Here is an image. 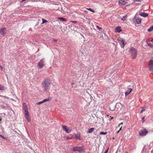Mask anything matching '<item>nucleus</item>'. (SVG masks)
<instances>
[{
  "label": "nucleus",
  "mask_w": 153,
  "mask_h": 153,
  "mask_svg": "<svg viewBox=\"0 0 153 153\" xmlns=\"http://www.w3.org/2000/svg\"><path fill=\"white\" fill-rule=\"evenodd\" d=\"M51 81V80L48 78H47L44 80L42 82V87L44 89V90L48 91L50 89Z\"/></svg>",
  "instance_id": "1"
},
{
  "label": "nucleus",
  "mask_w": 153,
  "mask_h": 153,
  "mask_svg": "<svg viewBox=\"0 0 153 153\" xmlns=\"http://www.w3.org/2000/svg\"><path fill=\"white\" fill-rule=\"evenodd\" d=\"M129 52L131 54L132 59H135L137 57V51L135 48L133 47L131 48L129 50Z\"/></svg>",
  "instance_id": "2"
},
{
  "label": "nucleus",
  "mask_w": 153,
  "mask_h": 153,
  "mask_svg": "<svg viewBox=\"0 0 153 153\" xmlns=\"http://www.w3.org/2000/svg\"><path fill=\"white\" fill-rule=\"evenodd\" d=\"M45 65L44 59H42L38 63L37 67L39 68H42Z\"/></svg>",
  "instance_id": "3"
},
{
  "label": "nucleus",
  "mask_w": 153,
  "mask_h": 153,
  "mask_svg": "<svg viewBox=\"0 0 153 153\" xmlns=\"http://www.w3.org/2000/svg\"><path fill=\"white\" fill-rule=\"evenodd\" d=\"M148 132V131L146 129H141L139 132V135L140 136H145Z\"/></svg>",
  "instance_id": "4"
},
{
  "label": "nucleus",
  "mask_w": 153,
  "mask_h": 153,
  "mask_svg": "<svg viewBox=\"0 0 153 153\" xmlns=\"http://www.w3.org/2000/svg\"><path fill=\"white\" fill-rule=\"evenodd\" d=\"M25 116L27 120V121L28 122H30V119L29 113L28 111V110L24 111Z\"/></svg>",
  "instance_id": "5"
},
{
  "label": "nucleus",
  "mask_w": 153,
  "mask_h": 153,
  "mask_svg": "<svg viewBox=\"0 0 153 153\" xmlns=\"http://www.w3.org/2000/svg\"><path fill=\"white\" fill-rule=\"evenodd\" d=\"M118 40L120 44L121 45V46L122 47H123L124 45H126L124 43V41L123 39L121 38H119L118 39Z\"/></svg>",
  "instance_id": "6"
},
{
  "label": "nucleus",
  "mask_w": 153,
  "mask_h": 153,
  "mask_svg": "<svg viewBox=\"0 0 153 153\" xmlns=\"http://www.w3.org/2000/svg\"><path fill=\"white\" fill-rule=\"evenodd\" d=\"M73 150L74 151H78L79 152H81L82 151V149L81 147H75L73 148Z\"/></svg>",
  "instance_id": "7"
},
{
  "label": "nucleus",
  "mask_w": 153,
  "mask_h": 153,
  "mask_svg": "<svg viewBox=\"0 0 153 153\" xmlns=\"http://www.w3.org/2000/svg\"><path fill=\"white\" fill-rule=\"evenodd\" d=\"M134 18L135 21H134V22L135 24H139L140 23L141 21V19L140 18L135 17Z\"/></svg>",
  "instance_id": "8"
},
{
  "label": "nucleus",
  "mask_w": 153,
  "mask_h": 153,
  "mask_svg": "<svg viewBox=\"0 0 153 153\" xmlns=\"http://www.w3.org/2000/svg\"><path fill=\"white\" fill-rule=\"evenodd\" d=\"M149 68L151 71H153V60H151L149 61Z\"/></svg>",
  "instance_id": "9"
},
{
  "label": "nucleus",
  "mask_w": 153,
  "mask_h": 153,
  "mask_svg": "<svg viewBox=\"0 0 153 153\" xmlns=\"http://www.w3.org/2000/svg\"><path fill=\"white\" fill-rule=\"evenodd\" d=\"M6 28H4L1 29L0 30V34L2 36H4L6 32Z\"/></svg>",
  "instance_id": "10"
},
{
  "label": "nucleus",
  "mask_w": 153,
  "mask_h": 153,
  "mask_svg": "<svg viewBox=\"0 0 153 153\" xmlns=\"http://www.w3.org/2000/svg\"><path fill=\"white\" fill-rule=\"evenodd\" d=\"M115 108L116 106L114 104H111L109 105V109L111 111H114L115 109Z\"/></svg>",
  "instance_id": "11"
},
{
  "label": "nucleus",
  "mask_w": 153,
  "mask_h": 153,
  "mask_svg": "<svg viewBox=\"0 0 153 153\" xmlns=\"http://www.w3.org/2000/svg\"><path fill=\"white\" fill-rule=\"evenodd\" d=\"M22 108L24 111L28 110L27 107L26 103L25 102H23V103Z\"/></svg>",
  "instance_id": "12"
},
{
  "label": "nucleus",
  "mask_w": 153,
  "mask_h": 153,
  "mask_svg": "<svg viewBox=\"0 0 153 153\" xmlns=\"http://www.w3.org/2000/svg\"><path fill=\"white\" fill-rule=\"evenodd\" d=\"M122 31L121 27L120 26H117L115 28V31L116 32L120 33Z\"/></svg>",
  "instance_id": "13"
},
{
  "label": "nucleus",
  "mask_w": 153,
  "mask_h": 153,
  "mask_svg": "<svg viewBox=\"0 0 153 153\" xmlns=\"http://www.w3.org/2000/svg\"><path fill=\"white\" fill-rule=\"evenodd\" d=\"M119 4L122 5H124L126 4V3L124 0H120L119 1Z\"/></svg>",
  "instance_id": "14"
},
{
  "label": "nucleus",
  "mask_w": 153,
  "mask_h": 153,
  "mask_svg": "<svg viewBox=\"0 0 153 153\" xmlns=\"http://www.w3.org/2000/svg\"><path fill=\"white\" fill-rule=\"evenodd\" d=\"M140 15L144 17H147L148 16L147 13H140Z\"/></svg>",
  "instance_id": "15"
},
{
  "label": "nucleus",
  "mask_w": 153,
  "mask_h": 153,
  "mask_svg": "<svg viewBox=\"0 0 153 153\" xmlns=\"http://www.w3.org/2000/svg\"><path fill=\"white\" fill-rule=\"evenodd\" d=\"M51 99H52L50 97H48L47 99H45L44 100L42 101V102H45L49 101H50L51 100Z\"/></svg>",
  "instance_id": "16"
},
{
  "label": "nucleus",
  "mask_w": 153,
  "mask_h": 153,
  "mask_svg": "<svg viewBox=\"0 0 153 153\" xmlns=\"http://www.w3.org/2000/svg\"><path fill=\"white\" fill-rule=\"evenodd\" d=\"M94 130V128H91L88 129V133H92Z\"/></svg>",
  "instance_id": "17"
},
{
  "label": "nucleus",
  "mask_w": 153,
  "mask_h": 153,
  "mask_svg": "<svg viewBox=\"0 0 153 153\" xmlns=\"http://www.w3.org/2000/svg\"><path fill=\"white\" fill-rule=\"evenodd\" d=\"M57 19L60 20H62L63 21L65 22L67 21V19H66L63 18L58 17Z\"/></svg>",
  "instance_id": "18"
},
{
  "label": "nucleus",
  "mask_w": 153,
  "mask_h": 153,
  "mask_svg": "<svg viewBox=\"0 0 153 153\" xmlns=\"http://www.w3.org/2000/svg\"><path fill=\"white\" fill-rule=\"evenodd\" d=\"M132 89H129V91H128L126 92H125V95L126 96L128 95V94H130V93L131 92V90H132Z\"/></svg>",
  "instance_id": "19"
},
{
  "label": "nucleus",
  "mask_w": 153,
  "mask_h": 153,
  "mask_svg": "<svg viewBox=\"0 0 153 153\" xmlns=\"http://www.w3.org/2000/svg\"><path fill=\"white\" fill-rule=\"evenodd\" d=\"M6 88L3 86L0 85V90H4L6 89Z\"/></svg>",
  "instance_id": "20"
},
{
  "label": "nucleus",
  "mask_w": 153,
  "mask_h": 153,
  "mask_svg": "<svg viewBox=\"0 0 153 153\" xmlns=\"http://www.w3.org/2000/svg\"><path fill=\"white\" fill-rule=\"evenodd\" d=\"M148 31H151L153 30V25L151 26L150 28L147 30Z\"/></svg>",
  "instance_id": "21"
},
{
  "label": "nucleus",
  "mask_w": 153,
  "mask_h": 153,
  "mask_svg": "<svg viewBox=\"0 0 153 153\" xmlns=\"http://www.w3.org/2000/svg\"><path fill=\"white\" fill-rule=\"evenodd\" d=\"M71 131V129H70L69 128H67V130H66L65 131L68 133H70Z\"/></svg>",
  "instance_id": "22"
},
{
  "label": "nucleus",
  "mask_w": 153,
  "mask_h": 153,
  "mask_svg": "<svg viewBox=\"0 0 153 153\" xmlns=\"http://www.w3.org/2000/svg\"><path fill=\"white\" fill-rule=\"evenodd\" d=\"M62 128L63 130H64L65 131H66V130H67V127L65 126H62Z\"/></svg>",
  "instance_id": "23"
},
{
  "label": "nucleus",
  "mask_w": 153,
  "mask_h": 153,
  "mask_svg": "<svg viewBox=\"0 0 153 153\" xmlns=\"http://www.w3.org/2000/svg\"><path fill=\"white\" fill-rule=\"evenodd\" d=\"M107 133V132H104L103 131H101L100 132V134H102H102L105 135V134H106Z\"/></svg>",
  "instance_id": "24"
},
{
  "label": "nucleus",
  "mask_w": 153,
  "mask_h": 153,
  "mask_svg": "<svg viewBox=\"0 0 153 153\" xmlns=\"http://www.w3.org/2000/svg\"><path fill=\"white\" fill-rule=\"evenodd\" d=\"M127 15H126L125 16H124L123 17V18L122 19V20L123 21H125L126 20V18L127 17Z\"/></svg>",
  "instance_id": "25"
},
{
  "label": "nucleus",
  "mask_w": 153,
  "mask_h": 153,
  "mask_svg": "<svg viewBox=\"0 0 153 153\" xmlns=\"http://www.w3.org/2000/svg\"><path fill=\"white\" fill-rule=\"evenodd\" d=\"M42 24L44 23H47L48 22V21L45 19H42Z\"/></svg>",
  "instance_id": "26"
},
{
  "label": "nucleus",
  "mask_w": 153,
  "mask_h": 153,
  "mask_svg": "<svg viewBox=\"0 0 153 153\" xmlns=\"http://www.w3.org/2000/svg\"><path fill=\"white\" fill-rule=\"evenodd\" d=\"M87 9L92 12H95V11L91 8H87Z\"/></svg>",
  "instance_id": "27"
},
{
  "label": "nucleus",
  "mask_w": 153,
  "mask_h": 153,
  "mask_svg": "<svg viewBox=\"0 0 153 153\" xmlns=\"http://www.w3.org/2000/svg\"><path fill=\"white\" fill-rule=\"evenodd\" d=\"M75 137L77 139L79 138L80 137V136L79 135L75 134Z\"/></svg>",
  "instance_id": "28"
},
{
  "label": "nucleus",
  "mask_w": 153,
  "mask_h": 153,
  "mask_svg": "<svg viewBox=\"0 0 153 153\" xmlns=\"http://www.w3.org/2000/svg\"><path fill=\"white\" fill-rule=\"evenodd\" d=\"M42 103H43V102H42V101L36 103V105H40Z\"/></svg>",
  "instance_id": "29"
},
{
  "label": "nucleus",
  "mask_w": 153,
  "mask_h": 153,
  "mask_svg": "<svg viewBox=\"0 0 153 153\" xmlns=\"http://www.w3.org/2000/svg\"><path fill=\"white\" fill-rule=\"evenodd\" d=\"M96 27H97V28L98 29V30H100L102 29V28H101L99 27L98 26H96Z\"/></svg>",
  "instance_id": "30"
},
{
  "label": "nucleus",
  "mask_w": 153,
  "mask_h": 153,
  "mask_svg": "<svg viewBox=\"0 0 153 153\" xmlns=\"http://www.w3.org/2000/svg\"><path fill=\"white\" fill-rule=\"evenodd\" d=\"M145 110V109L144 108H143V109L141 111L140 113H142L143 111H144Z\"/></svg>",
  "instance_id": "31"
},
{
  "label": "nucleus",
  "mask_w": 153,
  "mask_h": 153,
  "mask_svg": "<svg viewBox=\"0 0 153 153\" xmlns=\"http://www.w3.org/2000/svg\"><path fill=\"white\" fill-rule=\"evenodd\" d=\"M134 1L135 2L138 1V2H141L142 1V0H134Z\"/></svg>",
  "instance_id": "32"
},
{
  "label": "nucleus",
  "mask_w": 153,
  "mask_h": 153,
  "mask_svg": "<svg viewBox=\"0 0 153 153\" xmlns=\"http://www.w3.org/2000/svg\"><path fill=\"white\" fill-rule=\"evenodd\" d=\"M57 41V40L56 39H53L52 40V42H56Z\"/></svg>",
  "instance_id": "33"
},
{
  "label": "nucleus",
  "mask_w": 153,
  "mask_h": 153,
  "mask_svg": "<svg viewBox=\"0 0 153 153\" xmlns=\"http://www.w3.org/2000/svg\"><path fill=\"white\" fill-rule=\"evenodd\" d=\"M70 22L73 23H75L77 22L76 21H71Z\"/></svg>",
  "instance_id": "34"
},
{
  "label": "nucleus",
  "mask_w": 153,
  "mask_h": 153,
  "mask_svg": "<svg viewBox=\"0 0 153 153\" xmlns=\"http://www.w3.org/2000/svg\"><path fill=\"white\" fill-rule=\"evenodd\" d=\"M148 44L149 46H150L151 47H152V45L151 44V43H148Z\"/></svg>",
  "instance_id": "35"
},
{
  "label": "nucleus",
  "mask_w": 153,
  "mask_h": 153,
  "mask_svg": "<svg viewBox=\"0 0 153 153\" xmlns=\"http://www.w3.org/2000/svg\"><path fill=\"white\" fill-rule=\"evenodd\" d=\"M0 137H1V138H3V139L4 138V137L2 135H1V134H0Z\"/></svg>",
  "instance_id": "36"
},
{
  "label": "nucleus",
  "mask_w": 153,
  "mask_h": 153,
  "mask_svg": "<svg viewBox=\"0 0 153 153\" xmlns=\"http://www.w3.org/2000/svg\"><path fill=\"white\" fill-rule=\"evenodd\" d=\"M0 68L1 70H2L3 69V67L1 65H0Z\"/></svg>",
  "instance_id": "37"
},
{
  "label": "nucleus",
  "mask_w": 153,
  "mask_h": 153,
  "mask_svg": "<svg viewBox=\"0 0 153 153\" xmlns=\"http://www.w3.org/2000/svg\"><path fill=\"white\" fill-rule=\"evenodd\" d=\"M122 127H121L120 128V129L119 130L120 131H121L122 130Z\"/></svg>",
  "instance_id": "38"
},
{
  "label": "nucleus",
  "mask_w": 153,
  "mask_h": 153,
  "mask_svg": "<svg viewBox=\"0 0 153 153\" xmlns=\"http://www.w3.org/2000/svg\"><path fill=\"white\" fill-rule=\"evenodd\" d=\"M144 118H145V117H143L142 118V119L143 120V121H144Z\"/></svg>",
  "instance_id": "39"
},
{
  "label": "nucleus",
  "mask_w": 153,
  "mask_h": 153,
  "mask_svg": "<svg viewBox=\"0 0 153 153\" xmlns=\"http://www.w3.org/2000/svg\"><path fill=\"white\" fill-rule=\"evenodd\" d=\"M108 152V150L107 149L105 152L104 153H107Z\"/></svg>",
  "instance_id": "40"
},
{
  "label": "nucleus",
  "mask_w": 153,
  "mask_h": 153,
  "mask_svg": "<svg viewBox=\"0 0 153 153\" xmlns=\"http://www.w3.org/2000/svg\"><path fill=\"white\" fill-rule=\"evenodd\" d=\"M74 85V83H71V85Z\"/></svg>",
  "instance_id": "41"
},
{
  "label": "nucleus",
  "mask_w": 153,
  "mask_h": 153,
  "mask_svg": "<svg viewBox=\"0 0 153 153\" xmlns=\"http://www.w3.org/2000/svg\"><path fill=\"white\" fill-rule=\"evenodd\" d=\"M120 125H123V123H120Z\"/></svg>",
  "instance_id": "42"
},
{
  "label": "nucleus",
  "mask_w": 153,
  "mask_h": 153,
  "mask_svg": "<svg viewBox=\"0 0 153 153\" xmlns=\"http://www.w3.org/2000/svg\"><path fill=\"white\" fill-rule=\"evenodd\" d=\"M120 131V130L119 131H118V132H117V133L118 134V133H119Z\"/></svg>",
  "instance_id": "43"
},
{
  "label": "nucleus",
  "mask_w": 153,
  "mask_h": 153,
  "mask_svg": "<svg viewBox=\"0 0 153 153\" xmlns=\"http://www.w3.org/2000/svg\"><path fill=\"white\" fill-rule=\"evenodd\" d=\"M2 120V118H0V122Z\"/></svg>",
  "instance_id": "44"
},
{
  "label": "nucleus",
  "mask_w": 153,
  "mask_h": 153,
  "mask_svg": "<svg viewBox=\"0 0 153 153\" xmlns=\"http://www.w3.org/2000/svg\"><path fill=\"white\" fill-rule=\"evenodd\" d=\"M113 117H112L110 119V120L113 119Z\"/></svg>",
  "instance_id": "45"
},
{
  "label": "nucleus",
  "mask_w": 153,
  "mask_h": 153,
  "mask_svg": "<svg viewBox=\"0 0 153 153\" xmlns=\"http://www.w3.org/2000/svg\"><path fill=\"white\" fill-rule=\"evenodd\" d=\"M120 124H119L118 125V127H120Z\"/></svg>",
  "instance_id": "46"
},
{
  "label": "nucleus",
  "mask_w": 153,
  "mask_h": 153,
  "mask_svg": "<svg viewBox=\"0 0 153 153\" xmlns=\"http://www.w3.org/2000/svg\"><path fill=\"white\" fill-rule=\"evenodd\" d=\"M126 153H128L127 152H126Z\"/></svg>",
  "instance_id": "47"
}]
</instances>
